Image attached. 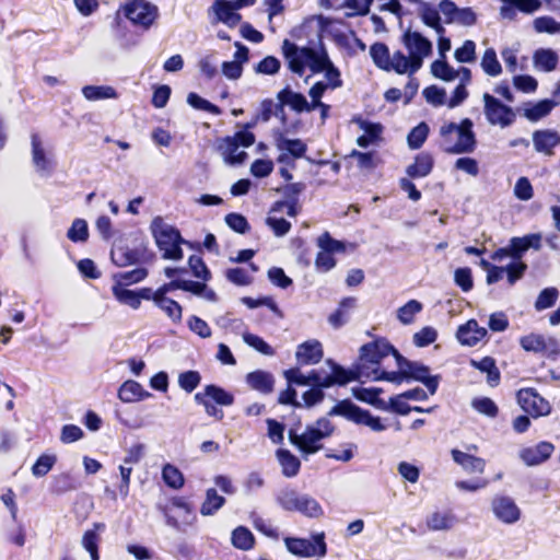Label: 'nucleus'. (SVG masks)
I'll return each instance as SVG.
<instances>
[{
  "instance_id": "a211bd4d",
  "label": "nucleus",
  "mask_w": 560,
  "mask_h": 560,
  "mask_svg": "<svg viewBox=\"0 0 560 560\" xmlns=\"http://www.w3.org/2000/svg\"><path fill=\"white\" fill-rule=\"evenodd\" d=\"M277 98L279 100V104H277V109L283 112V106L288 105L296 113H310L312 112L311 106L306 100V97L299 92H294L290 86H285L282 89Z\"/></svg>"
},
{
  "instance_id": "412c9836",
  "label": "nucleus",
  "mask_w": 560,
  "mask_h": 560,
  "mask_svg": "<svg viewBox=\"0 0 560 560\" xmlns=\"http://www.w3.org/2000/svg\"><path fill=\"white\" fill-rule=\"evenodd\" d=\"M533 144L538 153L550 156L553 154V149L560 144V135L552 129L535 130Z\"/></svg>"
},
{
  "instance_id": "603ef678",
  "label": "nucleus",
  "mask_w": 560,
  "mask_h": 560,
  "mask_svg": "<svg viewBox=\"0 0 560 560\" xmlns=\"http://www.w3.org/2000/svg\"><path fill=\"white\" fill-rule=\"evenodd\" d=\"M370 55L375 66L382 70L387 69L390 61L389 49L384 43H375L370 47Z\"/></svg>"
},
{
  "instance_id": "864d4df0",
  "label": "nucleus",
  "mask_w": 560,
  "mask_h": 560,
  "mask_svg": "<svg viewBox=\"0 0 560 560\" xmlns=\"http://www.w3.org/2000/svg\"><path fill=\"white\" fill-rule=\"evenodd\" d=\"M162 479L172 489H180L185 479L182 471L172 464L164 465L162 469Z\"/></svg>"
},
{
  "instance_id": "de8ad7c7",
  "label": "nucleus",
  "mask_w": 560,
  "mask_h": 560,
  "mask_svg": "<svg viewBox=\"0 0 560 560\" xmlns=\"http://www.w3.org/2000/svg\"><path fill=\"white\" fill-rule=\"evenodd\" d=\"M355 300L353 298H346L343 299L339 307L329 315L328 323L334 328H340L342 327L349 319V315L347 310L352 308L354 306Z\"/></svg>"
},
{
  "instance_id": "8fccbe9b",
  "label": "nucleus",
  "mask_w": 560,
  "mask_h": 560,
  "mask_svg": "<svg viewBox=\"0 0 560 560\" xmlns=\"http://www.w3.org/2000/svg\"><path fill=\"white\" fill-rule=\"evenodd\" d=\"M395 359L399 370L396 372H387L376 369L373 371L374 381H387L394 384H401L404 381L406 382L405 370L398 351H395Z\"/></svg>"
},
{
  "instance_id": "a18cd8bd",
  "label": "nucleus",
  "mask_w": 560,
  "mask_h": 560,
  "mask_svg": "<svg viewBox=\"0 0 560 560\" xmlns=\"http://www.w3.org/2000/svg\"><path fill=\"white\" fill-rule=\"evenodd\" d=\"M112 291L113 295L119 303L128 305L133 310H138L140 307L139 294L137 291L124 288L121 282H116L113 285Z\"/></svg>"
},
{
  "instance_id": "393cba45",
  "label": "nucleus",
  "mask_w": 560,
  "mask_h": 560,
  "mask_svg": "<svg viewBox=\"0 0 560 560\" xmlns=\"http://www.w3.org/2000/svg\"><path fill=\"white\" fill-rule=\"evenodd\" d=\"M248 386L264 395L272 393L275 386V377L270 372L256 370L246 375Z\"/></svg>"
},
{
  "instance_id": "39448f33",
  "label": "nucleus",
  "mask_w": 560,
  "mask_h": 560,
  "mask_svg": "<svg viewBox=\"0 0 560 560\" xmlns=\"http://www.w3.org/2000/svg\"><path fill=\"white\" fill-rule=\"evenodd\" d=\"M122 12L133 25L149 30L159 18V9L147 0H130L122 4L118 11Z\"/></svg>"
},
{
  "instance_id": "423d86ee",
  "label": "nucleus",
  "mask_w": 560,
  "mask_h": 560,
  "mask_svg": "<svg viewBox=\"0 0 560 560\" xmlns=\"http://www.w3.org/2000/svg\"><path fill=\"white\" fill-rule=\"evenodd\" d=\"M482 101L483 114L491 126H499L504 129L514 124L516 113L511 106L487 92L483 93Z\"/></svg>"
},
{
  "instance_id": "72a5a7b5",
  "label": "nucleus",
  "mask_w": 560,
  "mask_h": 560,
  "mask_svg": "<svg viewBox=\"0 0 560 560\" xmlns=\"http://www.w3.org/2000/svg\"><path fill=\"white\" fill-rule=\"evenodd\" d=\"M433 168V158L429 153H420L416 156L415 163L409 165L406 173L411 178L428 176Z\"/></svg>"
},
{
  "instance_id": "5701e85b",
  "label": "nucleus",
  "mask_w": 560,
  "mask_h": 560,
  "mask_svg": "<svg viewBox=\"0 0 560 560\" xmlns=\"http://www.w3.org/2000/svg\"><path fill=\"white\" fill-rule=\"evenodd\" d=\"M520 2H503L500 8V16L503 20L513 21L516 19L517 11L532 14L541 7L540 0H518Z\"/></svg>"
},
{
  "instance_id": "a19ab883",
  "label": "nucleus",
  "mask_w": 560,
  "mask_h": 560,
  "mask_svg": "<svg viewBox=\"0 0 560 560\" xmlns=\"http://www.w3.org/2000/svg\"><path fill=\"white\" fill-rule=\"evenodd\" d=\"M300 492L291 487H284L275 494L277 504L287 512H294L299 503Z\"/></svg>"
},
{
  "instance_id": "6ab92c4d",
  "label": "nucleus",
  "mask_w": 560,
  "mask_h": 560,
  "mask_svg": "<svg viewBox=\"0 0 560 560\" xmlns=\"http://www.w3.org/2000/svg\"><path fill=\"white\" fill-rule=\"evenodd\" d=\"M487 335L488 330L485 327L479 326L476 319H469L464 325H460L456 332L458 341L468 347L476 346L479 341L486 338Z\"/></svg>"
},
{
  "instance_id": "4468645a",
  "label": "nucleus",
  "mask_w": 560,
  "mask_h": 560,
  "mask_svg": "<svg viewBox=\"0 0 560 560\" xmlns=\"http://www.w3.org/2000/svg\"><path fill=\"white\" fill-rule=\"evenodd\" d=\"M395 351L398 350L395 349L386 339L378 338L360 348V359L372 364H380L388 354L392 353L395 357Z\"/></svg>"
},
{
  "instance_id": "7c9ffc66",
  "label": "nucleus",
  "mask_w": 560,
  "mask_h": 560,
  "mask_svg": "<svg viewBox=\"0 0 560 560\" xmlns=\"http://www.w3.org/2000/svg\"><path fill=\"white\" fill-rule=\"evenodd\" d=\"M382 388L377 387H353L352 395L360 401L372 405L373 407L382 410H386L388 407L386 402L380 398Z\"/></svg>"
},
{
  "instance_id": "aec40b11",
  "label": "nucleus",
  "mask_w": 560,
  "mask_h": 560,
  "mask_svg": "<svg viewBox=\"0 0 560 560\" xmlns=\"http://www.w3.org/2000/svg\"><path fill=\"white\" fill-rule=\"evenodd\" d=\"M541 237L539 234H528L523 237H512L508 247L510 257L514 261H522V257L529 248L539 249Z\"/></svg>"
},
{
  "instance_id": "4be33fe9",
  "label": "nucleus",
  "mask_w": 560,
  "mask_h": 560,
  "mask_svg": "<svg viewBox=\"0 0 560 560\" xmlns=\"http://www.w3.org/2000/svg\"><path fill=\"white\" fill-rule=\"evenodd\" d=\"M324 357L322 343L318 340H307L298 346L295 358L302 365L318 363Z\"/></svg>"
},
{
  "instance_id": "b1692460",
  "label": "nucleus",
  "mask_w": 560,
  "mask_h": 560,
  "mask_svg": "<svg viewBox=\"0 0 560 560\" xmlns=\"http://www.w3.org/2000/svg\"><path fill=\"white\" fill-rule=\"evenodd\" d=\"M305 56L307 60V67L313 73L323 72L331 61L322 39H319L317 47L306 46Z\"/></svg>"
},
{
  "instance_id": "20e7f679",
  "label": "nucleus",
  "mask_w": 560,
  "mask_h": 560,
  "mask_svg": "<svg viewBox=\"0 0 560 560\" xmlns=\"http://www.w3.org/2000/svg\"><path fill=\"white\" fill-rule=\"evenodd\" d=\"M340 416L357 424H364L375 432L386 429L380 417L373 416L369 410L362 409L350 399L338 401L327 413V417Z\"/></svg>"
},
{
  "instance_id": "bb28decb",
  "label": "nucleus",
  "mask_w": 560,
  "mask_h": 560,
  "mask_svg": "<svg viewBox=\"0 0 560 560\" xmlns=\"http://www.w3.org/2000/svg\"><path fill=\"white\" fill-rule=\"evenodd\" d=\"M213 10L219 21L230 27H234L241 22L242 16L236 12L238 9L230 0H217L213 3Z\"/></svg>"
},
{
  "instance_id": "1a4fd4ad",
  "label": "nucleus",
  "mask_w": 560,
  "mask_h": 560,
  "mask_svg": "<svg viewBox=\"0 0 560 560\" xmlns=\"http://www.w3.org/2000/svg\"><path fill=\"white\" fill-rule=\"evenodd\" d=\"M517 401L521 408L533 418L548 416L551 406L547 399L541 397L534 388H522L517 392Z\"/></svg>"
},
{
  "instance_id": "0eeeda50",
  "label": "nucleus",
  "mask_w": 560,
  "mask_h": 560,
  "mask_svg": "<svg viewBox=\"0 0 560 560\" xmlns=\"http://www.w3.org/2000/svg\"><path fill=\"white\" fill-rule=\"evenodd\" d=\"M284 544L289 552L299 557H324L327 552L324 533L313 536V541L305 538L285 537Z\"/></svg>"
},
{
  "instance_id": "9d476101",
  "label": "nucleus",
  "mask_w": 560,
  "mask_h": 560,
  "mask_svg": "<svg viewBox=\"0 0 560 560\" xmlns=\"http://www.w3.org/2000/svg\"><path fill=\"white\" fill-rule=\"evenodd\" d=\"M402 42L413 58V70L422 67L423 58L432 52V43L419 32L407 31Z\"/></svg>"
},
{
  "instance_id": "dca6fc26",
  "label": "nucleus",
  "mask_w": 560,
  "mask_h": 560,
  "mask_svg": "<svg viewBox=\"0 0 560 560\" xmlns=\"http://www.w3.org/2000/svg\"><path fill=\"white\" fill-rule=\"evenodd\" d=\"M555 451V445L550 442L542 441L535 446L524 447L520 451V458L527 466H537L550 458Z\"/></svg>"
},
{
  "instance_id": "ea45409f",
  "label": "nucleus",
  "mask_w": 560,
  "mask_h": 560,
  "mask_svg": "<svg viewBox=\"0 0 560 560\" xmlns=\"http://www.w3.org/2000/svg\"><path fill=\"white\" fill-rule=\"evenodd\" d=\"M276 145L280 151H287L294 159L303 158L307 147L301 139H288L283 135L276 138Z\"/></svg>"
},
{
  "instance_id": "c9c22d12",
  "label": "nucleus",
  "mask_w": 560,
  "mask_h": 560,
  "mask_svg": "<svg viewBox=\"0 0 560 560\" xmlns=\"http://www.w3.org/2000/svg\"><path fill=\"white\" fill-rule=\"evenodd\" d=\"M420 16L422 22L432 27L439 35L445 34V28L441 24L440 10L433 7L431 3L421 2Z\"/></svg>"
},
{
  "instance_id": "79ce46f5",
  "label": "nucleus",
  "mask_w": 560,
  "mask_h": 560,
  "mask_svg": "<svg viewBox=\"0 0 560 560\" xmlns=\"http://www.w3.org/2000/svg\"><path fill=\"white\" fill-rule=\"evenodd\" d=\"M231 544L240 550H250L255 546V537L253 533L245 526H237L231 535Z\"/></svg>"
},
{
  "instance_id": "f3484780",
  "label": "nucleus",
  "mask_w": 560,
  "mask_h": 560,
  "mask_svg": "<svg viewBox=\"0 0 560 560\" xmlns=\"http://www.w3.org/2000/svg\"><path fill=\"white\" fill-rule=\"evenodd\" d=\"M237 143H234L230 136L217 140L215 150L222 155L223 161L229 165H242L248 154L245 151H238Z\"/></svg>"
},
{
  "instance_id": "09e8293b",
  "label": "nucleus",
  "mask_w": 560,
  "mask_h": 560,
  "mask_svg": "<svg viewBox=\"0 0 560 560\" xmlns=\"http://www.w3.org/2000/svg\"><path fill=\"white\" fill-rule=\"evenodd\" d=\"M82 94L88 101L117 98L116 90L108 85H85L82 88Z\"/></svg>"
},
{
  "instance_id": "f704fd0d",
  "label": "nucleus",
  "mask_w": 560,
  "mask_h": 560,
  "mask_svg": "<svg viewBox=\"0 0 560 560\" xmlns=\"http://www.w3.org/2000/svg\"><path fill=\"white\" fill-rule=\"evenodd\" d=\"M276 455L282 467V474L285 477L292 478L299 474L301 468V462L289 450L279 448L276 452Z\"/></svg>"
},
{
  "instance_id": "c85d7f7f",
  "label": "nucleus",
  "mask_w": 560,
  "mask_h": 560,
  "mask_svg": "<svg viewBox=\"0 0 560 560\" xmlns=\"http://www.w3.org/2000/svg\"><path fill=\"white\" fill-rule=\"evenodd\" d=\"M557 106L553 100H541L537 103L527 102L524 104V116L529 121H538L548 116L550 112Z\"/></svg>"
},
{
  "instance_id": "680f3d73",
  "label": "nucleus",
  "mask_w": 560,
  "mask_h": 560,
  "mask_svg": "<svg viewBox=\"0 0 560 560\" xmlns=\"http://www.w3.org/2000/svg\"><path fill=\"white\" fill-rule=\"evenodd\" d=\"M67 237L73 243L85 242L89 238L88 223L83 219L73 220L67 232Z\"/></svg>"
},
{
  "instance_id": "69168bd1",
  "label": "nucleus",
  "mask_w": 560,
  "mask_h": 560,
  "mask_svg": "<svg viewBox=\"0 0 560 560\" xmlns=\"http://www.w3.org/2000/svg\"><path fill=\"white\" fill-rule=\"evenodd\" d=\"M188 265L194 277L201 279L205 282L211 279V272L200 256L191 255L188 258Z\"/></svg>"
},
{
  "instance_id": "338daca9",
  "label": "nucleus",
  "mask_w": 560,
  "mask_h": 560,
  "mask_svg": "<svg viewBox=\"0 0 560 560\" xmlns=\"http://www.w3.org/2000/svg\"><path fill=\"white\" fill-rule=\"evenodd\" d=\"M201 382V375L198 371H186L179 374L178 385L187 393L194 392Z\"/></svg>"
},
{
  "instance_id": "13d9d810",
  "label": "nucleus",
  "mask_w": 560,
  "mask_h": 560,
  "mask_svg": "<svg viewBox=\"0 0 560 560\" xmlns=\"http://www.w3.org/2000/svg\"><path fill=\"white\" fill-rule=\"evenodd\" d=\"M533 27L536 33L546 34H560V22L556 21L552 16L542 15L533 21Z\"/></svg>"
},
{
  "instance_id": "58836bf2",
  "label": "nucleus",
  "mask_w": 560,
  "mask_h": 560,
  "mask_svg": "<svg viewBox=\"0 0 560 560\" xmlns=\"http://www.w3.org/2000/svg\"><path fill=\"white\" fill-rule=\"evenodd\" d=\"M299 503L294 512H299L311 518H318L324 515V510L319 502L308 494H300Z\"/></svg>"
},
{
  "instance_id": "bf43d9fd",
  "label": "nucleus",
  "mask_w": 560,
  "mask_h": 560,
  "mask_svg": "<svg viewBox=\"0 0 560 560\" xmlns=\"http://www.w3.org/2000/svg\"><path fill=\"white\" fill-rule=\"evenodd\" d=\"M57 462L56 455L42 454L32 466V474L36 478L46 476Z\"/></svg>"
},
{
  "instance_id": "2f4dec72",
  "label": "nucleus",
  "mask_w": 560,
  "mask_h": 560,
  "mask_svg": "<svg viewBox=\"0 0 560 560\" xmlns=\"http://www.w3.org/2000/svg\"><path fill=\"white\" fill-rule=\"evenodd\" d=\"M105 530L104 523H94L93 529H88L82 537V546L90 553L92 560H100L98 555V532Z\"/></svg>"
},
{
  "instance_id": "f257e3e1",
  "label": "nucleus",
  "mask_w": 560,
  "mask_h": 560,
  "mask_svg": "<svg viewBox=\"0 0 560 560\" xmlns=\"http://www.w3.org/2000/svg\"><path fill=\"white\" fill-rule=\"evenodd\" d=\"M439 136L440 149L448 154H469L477 148L474 121L470 118H464L458 124L444 122L439 129Z\"/></svg>"
},
{
  "instance_id": "6e6552de",
  "label": "nucleus",
  "mask_w": 560,
  "mask_h": 560,
  "mask_svg": "<svg viewBox=\"0 0 560 560\" xmlns=\"http://www.w3.org/2000/svg\"><path fill=\"white\" fill-rule=\"evenodd\" d=\"M406 382L417 381L422 383L431 395H434L440 384V375H430V368L421 362L411 361L400 354Z\"/></svg>"
},
{
  "instance_id": "e433bc0d",
  "label": "nucleus",
  "mask_w": 560,
  "mask_h": 560,
  "mask_svg": "<svg viewBox=\"0 0 560 560\" xmlns=\"http://www.w3.org/2000/svg\"><path fill=\"white\" fill-rule=\"evenodd\" d=\"M32 154L33 163L38 172L46 175L52 172L54 165L51 161L46 158L37 135L32 136Z\"/></svg>"
},
{
  "instance_id": "f03ea898",
  "label": "nucleus",
  "mask_w": 560,
  "mask_h": 560,
  "mask_svg": "<svg viewBox=\"0 0 560 560\" xmlns=\"http://www.w3.org/2000/svg\"><path fill=\"white\" fill-rule=\"evenodd\" d=\"M301 421L288 430L290 443L303 455L308 456L323 448L322 441L331 436L335 432L334 423L327 418H318L314 423L305 427L302 433L299 432Z\"/></svg>"
},
{
  "instance_id": "ddd939ff",
  "label": "nucleus",
  "mask_w": 560,
  "mask_h": 560,
  "mask_svg": "<svg viewBox=\"0 0 560 560\" xmlns=\"http://www.w3.org/2000/svg\"><path fill=\"white\" fill-rule=\"evenodd\" d=\"M495 517L504 524H514L521 517V510L514 500L508 495H498L491 502Z\"/></svg>"
},
{
  "instance_id": "4c0bfd02",
  "label": "nucleus",
  "mask_w": 560,
  "mask_h": 560,
  "mask_svg": "<svg viewBox=\"0 0 560 560\" xmlns=\"http://www.w3.org/2000/svg\"><path fill=\"white\" fill-rule=\"evenodd\" d=\"M394 70L398 74L408 73L413 75L418 70H413V58L409 55L407 57L402 51L397 50L390 57V61L386 71Z\"/></svg>"
},
{
  "instance_id": "4d7b16f0",
  "label": "nucleus",
  "mask_w": 560,
  "mask_h": 560,
  "mask_svg": "<svg viewBox=\"0 0 560 560\" xmlns=\"http://www.w3.org/2000/svg\"><path fill=\"white\" fill-rule=\"evenodd\" d=\"M480 65L488 75L497 77L502 72L501 63L499 62L497 52L493 48L486 49Z\"/></svg>"
},
{
  "instance_id": "49530a36",
  "label": "nucleus",
  "mask_w": 560,
  "mask_h": 560,
  "mask_svg": "<svg viewBox=\"0 0 560 560\" xmlns=\"http://www.w3.org/2000/svg\"><path fill=\"white\" fill-rule=\"evenodd\" d=\"M156 307L165 313V315L174 323L179 324L183 318V307L178 302L171 298H158Z\"/></svg>"
},
{
  "instance_id": "f8f14e48",
  "label": "nucleus",
  "mask_w": 560,
  "mask_h": 560,
  "mask_svg": "<svg viewBox=\"0 0 560 560\" xmlns=\"http://www.w3.org/2000/svg\"><path fill=\"white\" fill-rule=\"evenodd\" d=\"M110 257L116 266L125 267L145 262L151 258L145 247L129 248L127 246H116L112 249Z\"/></svg>"
},
{
  "instance_id": "3c124183",
  "label": "nucleus",
  "mask_w": 560,
  "mask_h": 560,
  "mask_svg": "<svg viewBox=\"0 0 560 560\" xmlns=\"http://www.w3.org/2000/svg\"><path fill=\"white\" fill-rule=\"evenodd\" d=\"M534 62L544 71H552L558 65V55L551 49L540 48L534 54Z\"/></svg>"
},
{
  "instance_id": "6e6d98bb",
  "label": "nucleus",
  "mask_w": 560,
  "mask_h": 560,
  "mask_svg": "<svg viewBox=\"0 0 560 560\" xmlns=\"http://www.w3.org/2000/svg\"><path fill=\"white\" fill-rule=\"evenodd\" d=\"M559 298V290L555 287L545 288L535 301V310L541 312L555 305Z\"/></svg>"
},
{
  "instance_id": "774afa93",
  "label": "nucleus",
  "mask_w": 560,
  "mask_h": 560,
  "mask_svg": "<svg viewBox=\"0 0 560 560\" xmlns=\"http://www.w3.org/2000/svg\"><path fill=\"white\" fill-rule=\"evenodd\" d=\"M472 408L490 418H495L499 413V408L495 402L488 397L475 398L471 402Z\"/></svg>"
},
{
  "instance_id": "7ed1b4c3",
  "label": "nucleus",
  "mask_w": 560,
  "mask_h": 560,
  "mask_svg": "<svg viewBox=\"0 0 560 560\" xmlns=\"http://www.w3.org/2000/svg\"><path fill=\"white\" fill-rule=\"evenodd\" d=\"M152 235L164 259L180 260L183 258L182 244H188L179 231L167 223L161 217H155L150 225Z\"/></svg>"
},
{
  "instance_id": "37998d69",
  "label": "nucleus",
  "mask_w": 560,
  "mask_h": 560,
  "mask_svg": "<svg viewBox=\"0 0 560 560\" xmlns=\"http://www.w3.org/2000/svg\"><path fill=\"white\" fill-rule=\"evenodd\" d=\"M226 500L224 497L218 494L214 488L206 491V499L200 508V513L203 516L214 515L224 504Z\"/></svg>"
},
{
  "instance_id": "a878e982",
  "label": "nucleus",
  "mask_w": 560,
  "mask_h": 560,
  "mask_svg": "<svg viewBox=\"0 0 560 560\" xmlns=\"http://www.w3.org/2000/svg\"><path fill=\"white\" fill-rule=\"evenodd\" d=\"M451 455L453 460L467 472L482 474L485 471L486 460L481 457L474 456L456 448L451 451Z\"/></svg>"
},
{
  "instance_id": "052dcab7",
  "label": "nucleus",
  "mask_w": 560,
  "mask_h": 560,
  "mask_svg": "<svg viewBox=\"0 0 560 560\" xmlns=\"http://www.w3.org/2000/svg\"><path fill=\"white\" fill-rule=\"evenodd\" d=\"M431 72L435 78L447 82L453 81L458 77V72L445 60L433 61L431 65Z\"/></svg>"
},
{
  "instance_id": "473e14b6",
  "label": "nucleus",
  "mask_w": 560,
  "mask_h": 560,
  "mask_svg": "<svg viewBox=\"0 0 560 560\" xmlns=\"http://www.w3.org/2000/svg\"><path fill=\"white\" fill-rule=\"evenodd\" d=\"M470 365L483 373H487V382L490 386L499 385L501 374L493 358L485 357L479 361L470 360Z\"/></svg>"
},
{
  "instance_id": "c756f323",
  "label": "nucleus",
  "mask_w": 560,
  "mask_h": 560,
  "mask_svg": "<svg viewBox=\"0 0 560 560\" xmlns=\"http://www.w3.org/2000/svg\"><path fill=\"white\" fill-rule=\"evenodd\" d=\"M142 385L136 381H126L118 390V397L124 402H133L150 397Z\"/></svg>"
},
{
  "instance_id": "5fc2aeb1",
  "label": "nucleus",
  "mask_w": 560,
  "mask_h": 560,
  "mask_svg": "<svg viewBox=\"0 0 560 560\" xmlns=\"http://www.w3.org/2000/svg\"><path fill=\"white\" fill-rule=\"evenodd\" d=\"M429 130V126L424 121L413 127L407 137L409 148L412 150L420 149L428 138Z\"/></svg>"
},
{
  "instance_id": "c03bdc74",
  "label": "nucleus",
  "mask_w": 560,
  "mask_h": 560,
  "mask_svg": "<svg viewBox=\"0 0 560 560\" xmlns=\"http://www.w3.org/2000/svg\"><path fill=\"white\" fill-rule=\"evenodd\" d=\"M200 393L202 396L207 397L209 400H213L220 406H231L234 402V396L232 393L214 384L207 385L203 392Z\"/></svg>"
},
{
  "instance_id": "0e129e2a",
  "label": "nucleus",
  "mask_w": 560,
  "mask_h": 560,
  "mask_svg": "<svg viewBox=\"0 0 560 560\" xmlns=\"http://www.w3.org/2000/svg\"><path fill=\"white\" fill-rule=\"evenodd\" d=\"M243 340L246 345L254 348L261 354L271 357L276 353L273 348L257 335L250 332H243Z\"/></svg>"
},
{
  "instance_id": "9b49d317",
  "label": "nucleus",
  "mask_w": 560,
  "mask_h": 560,
  "mask_svg": "<svg viewBox=\"0 0 560 560\" xmlns=\"http://www.w3.org/2000/svg\"><path fill=\"white\" fill-rule=\"evenodd\" d=\"M325 363L329 366L331 372L324 376V383L322 385L329 388L335 385L345 386L350 382L359 381L362 375L360 365L346 369L332 359H327Z\"/></svg>"
},
{
  "instance_id": "2eb2a0df",
  "label": "nucleus",
  "mask_w": 560,
  "mask_h": 560,
  "mask_svg": "<svg viewBox=\"0 0 560 560\" xmlns=\"http://www.w3.org/2000/svg\"><path fill=\"white\" fill-rule=\"evenodd\" d=\"M282 52L288 61L289 69L293 73L302 75L304 73L305 68L307 67V60L305 56L306 46L299 47L289 39H284L282 44Z\"/></svg>"
},
{
  "instance_id": "cd10ccee",
  "label": "nucleus",
  "mask_w": 560,
  "mask_h": 560,
  "mask_svg": "<svg viewBox=\"0 0 560 560\" xmlns=\"http://www.w3.org/2000/svg\"><path fill=\"white\" fill-rule=\"evenodd\" d=\"M354 121L359 125L360 129L364 131V133L357 139L359 147L368 148L380 139L383 130L380 124L364 120L362 118H355Z\"/></svg>"
},
{
  "instance_id": "e2e57ef3",
  "label": "nucleus",
  "mask_w": 560,
  "mask_h": 560,
  "mask_svg": "<svg viewBox=\"0 0 560 560\" xmlns=\"http://www.w3.org/2000/svg\"><path fill=\"white\" fill-rule=\"evenodd\" d=\"M422 311V304L417 300H410L405 305L398 308L397 317L398 319L405 324H411L416 314Z\"/></svg>"
}]
</instances>
